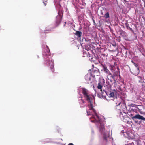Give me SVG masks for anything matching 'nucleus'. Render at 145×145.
<instances>
[{
    "instance_id": "nucleus-1",
    "label": "nucleus",
    "mask_w": 145,
    "mask_h": 145,
    "mask_svg": "<svg viewBox=\"0 0 145 145\" xmlns=\"http://www.w3.org/2000/svg\"><path fill=\"white\" fill-rule=\"evenodd\" d=\"M82 93L84 97L86 99L88 102L90 103V105L88 106L89 109L87 110V113L88 115H91V117L90 118L91 121L92 122H97L100 125V129L101 133L105 136L107 134V132L105 130L103 124L101 123V120L99 117L96 114L95 110L93 108L92 105L93 99L94 97L91 95L88 91L84 88L82 89Z\"/></svg>"
},
{
    "instance_id": "nucleus-2",
    "label": "nucleus",
    "mask_w": 145,
    "mask_h": 145,
    "mask_svg": "<svg viewBox=\"0 0 145 145\" xmlns=\"http://www.w3.org/2000/svg\"><path fill=\"white\" fill-rule=\"evenodd\" d=\"M123 135L124 136L125 138H127L129 140L133 139L135 138L133 134L129 131L124 133Z\"/></svg>"
},
{
    "instance_id": "nucleus-3",
    "label": "nucleus",
    "mask_w": 145,
    "mask_h": 145,
    "mask_svg": "<svg viewBox=\"0 0 145 145\" xmlns=\"http://www.w3.org/2000/svg\"><path fill=\"white\" fill-rule=\"evenodd\" d=\"M132 119L134 120L135 119H141L145 121V118L139 114H136L132 117Z\"/></svg>"
},
{
    "instance_id": "nucleus-4",
    "label": "nucleus",
    "mask_w": 145,
    "mask_h": 145,
    "mask_svg": "<svg viewBox=\"0 0 145 145\" xmlns=\"http://www.w3.org/2000/svg\"><path fill=\"white\" fill-rule=\"evenodd\" d=\"M91 75L90 74H87L85 76V79L88 82H91Z\"/></svg>"
},
{
    "instance_id": "nucleus-5",
    "label": "nucleus",
    "mask_w": 145,
    "mask_h": 145,
    "mask_svg": "<svg viewBox=\"0 0 145 145\" xmlns=\"http://www.w3.org/2000/svg\"><path fill=\"white\" fill-rule=\"evenodd\" d=\"M103 70L104 72L108 74V75H111V73L107 69L106 67L104 66H103Z\"/></svg>"
},
{
    "instance_id": "nucleus-6",
    "label": "nucleus",
    "mask_w": 145,
    "mask_h": 145,
    "mask_svg": "<svg viewBox=\"0 0 145 145\" xmlns=\"http://www.w3.org/2000/svg\"><path fill=\"white\" fill-rule=\"evenodd\" d=\"M81 32L78 31H77L76 32V35L78 37H80L81 36Z\"/></svg>"
},
{
    "instance_id": "nucleus-7",
    "label": "nucleus",
    "mask_w": 145,
    "mask_h": 145,
    "mask_svg": "<svg viewBox=\"0 0 145 145\" xmlns=\"http://www.w3.org/2000/svg\"><path fill=\"white\" fill-rule=\"evenodd\" d=\"M114 96V93L113 92H111L110 93L109 95V97H113Z\"/></svg>"
},
{
    "instance_id": "nucleus-8",
    "label": "nucleus",
    "mask_w": 145,
    "mask_h": 145,
    "mask_svg": "<svg viewBox=\"0 0 145 145\" xmlns=\"http://www.w3.org/2000/svg\"><path fill=\"white\" fill-rule=\"evenodd\" d=\"M120 100V99H119L118 101H117L116 102V104L117 105V106H119V105H120V104L121 101Z\"/></svg>"
},
{
    "instance_id": "nucleus-9",
    "label": "nucleus",
    "mask_w": 145,
    "mask_h": 145,
    "mask_svg": "<svg viewBox=\"0 0 145 145\" xmlns=\"http://www.w3.org/2000/svg\"><path fill=\"white\" fill-rule=\"evenodd\" d=\"M97 88L98 89H100L101 91H102V86L100 83L98 84L97 86Z\"/></svg>"
},
{
    "instance_id": "nucleus-10",
    "label": "nucleus",
    "mask_w": 145,
    "mask_h": 145,
    "mask_svg": "<svg viewBox=\"0 0 145 145\" xmlns=\"http://www.w3.org/2000/svg\"><path fill=\"white\" fill-rule=\"evenodd\" d=\"M104 16L106 18H108L109 17V14L108 12L105 14Z\"/></svg>"
},
{
    "instance_id": "nucleus-11",
    "label": "nucleus",
    "mask_w": 145,
    "mask_h": 145,
    "mask_svg": "<svg viewBox=\"0 0 145 145\" xmlns=\"http://www.w3.org/2000/svg\"><path fill=\"white\" fill-rule=\"evenodd\" d=\"M139 111L140 113L141 114L145 115V112L142 111L140 110H139Z\"/></svg>"
},
{
    "instance_id": "nucleus-12",
    "label": "nucleus",
    "mask_w": 145,
    "mask_h": 145,
    "mask_svg": "<svg viewBox=\"0 0 145 145\" xmlns=\"http://www.w3.org/2000/svg\"><path fill=\"white\" fill-rule=\"evenodd\" d=\"M51 68H52L53 67V60H51Z\"/></svg>"
},
{
    "instance_id": "nucleus-13",
    "label": "nucleus",
    "mask_w": 145,
    "mask_h": 145,
    "mask_svg": "<svg viewBox=\"0 0 145 145\" xmlns=\"http://www.w3.org/2000/svg\"><path fill=\"white\" fill-rule=\"evenodd\" d=\"M125 145H134V144L133 143H131L129 144Z\"/></svg>"
},
{
    "instance_id": "nucleus-14",
    "label": "nucleus",
    "mask_w": 145,
    "mask_h": 145,
    "mask_svg": "<svg viewBox=\"0 0 145 145\" xmlns=\"http://www.w3.org/2000/svg\"><path fill=\"white\" fill-rule=\"evenodd\" d=\"M45 2H46V1H45V0H44V1H43V3H44V5H46V3H45Z\"/></svg>"
},
{
    "instance_id": "nucleus-15",
    "label": "nucleus",
    "mask_w": 145,
    "mask_h": 145,
    "mask_svg": "<svg viewBox=\"0 0 145 145\" xmlns=\"http://www.w3.org/2000/svg\"><path fill=\"white\" fill-rule=\"evenodd\" d=\"M137 73H139V69H138V68L137 67Z\"/></svg>"
},
{
    "instance_id": "nucleus-16",
    "label": "nucleus",
    "mask_w": 145,
    "mask_h": 145,
    "mask_svg": "<svg viewBox=\"0 0 145 145\" xmlns=\"http://www.w3.org/2000/svg\"><path fill=\"white\" fill-rule=\"evenodd\" d=\"M68 145H73V144L72 143H69L68 144Z\"/></svg>"
},
{
    "instance_id": "nucleus-17",
    "label": "nucleus",
    "mask_w": 145,
    "mask_h": 145,
    "mask_svg": "<svg viewBox=\"0 0 145 145\" xmlns=\"http://www.w3.org/2000/svg\"><path fill=\"white\" fill-rule=\"evenodd\" d=\"M81 101L82 102V103H84V102L83 101L82 99H81Z\"/></svg>"
},
{
    "instance_id": "nucleus-18",
    "label": "nucleus",
    "mask_w": 145,
    "mask_h": 145,
    "mask_svg": "<svg viewBox=\"0 0 145 145\" xmlns=\"http://www.w3.org/2000/svg\"><path fill=\"white\" fill-rule=\"evenodd\" d=\"M47 54H48L50 55V54H49V52H47Z\"/></svg>"
}]
</instances>
